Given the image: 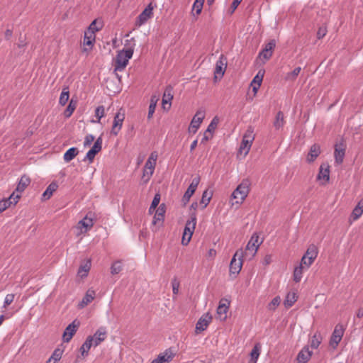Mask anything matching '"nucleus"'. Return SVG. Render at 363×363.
Returning <instances> with one entry per match:
<instances>
[{"label":"nucleus","instance_id":"obj_23","mask_svg":"<svg viewBox=\"0 0 363 363\" xmlns=\"http://www.w3.org/2000/svg\"><path fill=\"white\" fill-rule=\"evenodd\" d=\"M320 154V147L318 144H313L308 153V155L306 157V161L308 163H311L315 160V159L319 156Z\"/></svg>","mask_w":363,"mask_h":363},{"label":"nucleus","instance_id":"obj_62","mask_svg":"<svg viewBox=\"0 0 363 363\" xmlns=\"http://www.w3.org/2000/svg\"><path fill=\"white\" fill-rule=\"evenodd\" d=\"M242 0H234L231 4V8L233 11H234L238 6V5L241 3Z\"/></svg>","mask_w":363,"mask_h":363},{"label":"nucleus","instance_id":"obj_6","mask_svg":"<svg viewBox=\"0 0 363 363\" xmlns=\"http://www.w3.org/2000/svg\"><path fill=\"white\" fill-rule=\"evenodd\" d=\"M262 242H259V236L254 234L249 242H247L244 252V257L245 259H251L255 254Z\"/></svg>","mask_w":363,"mask_h":363},{"label":"nucleus","instance_id":"obj_5","mask_svg":"<svg viewBox=\"0 0 363 363\" xmlns=\"http://www.w3.org/2000/svg\"><path fill=\"white\" fill-rule=\"evenodd\" d=\"M158 158V153L156 151H153L150 153L147 160L145 162L144 169H143V177L145 179V181H148L150 177L152 176L156 162Z\"/></svg>","mask_w":363,"mask_h":363},{"label":"nucleus","instance_id":"obj_22","mask_svg":"<svg viewBox=\"0 0 363 363\" xmlns=\"http://www.w3.org/2000/svg\"><path fill=\"white\" fill-rule=\"evenodd\" d=\"M312 351L308 346L304 347L297 355L298 363H307L312 356Z\"/></svg>","mask_w":363,"mask_h":363},{"label":"nucleus","instance_id":"obj_56","mask_svg":"<svg viewBox=\"0 0 363 363\" xmlns=\"http://www.w3.org/2000/svg\"><path fill=\"white\" fill-rule=\"evenodd\" d=\"M94 140V136L91 134L86 135L84 141V147L89 146Z\"/></svg>","mask_w":363,"mask_h":363},{"label":"nucleus","instance_id":"obj_51","mask_svg":"<svg viewBox=\"0 0 363 363\" xmlns=\"http://www.w3.org/2000/svg\"><path fill=\"white\" fill-rule=\"evenodd\" d=\"M122 270V264L120 261H116L113 263L111 267V273L112 274H117Z\"/></svg>","mask_w":363,"mask_h":363},{"label":"nucleus","instance_id":"obj_12","mask_svg":"<svg viewBox=\"0 0 363 363\" xmlns=\"http://www.w3.org/2000/svg\"><path fill=\"white\" fill-rule=\"evenodd\" d=\"M152 11L153 6H152V4H150L137 18L135 22L136 26L140 27L145 24L148 21V19L152 16Z\"/></svg>","mask_w":363,"mask_h":363},{"label":"nucleus","instance_id":"obj_26","mask_svg":"<svg viewBox=\"0 0 363 363\" xmlns=\"http://www.w3.org/2000/svg\"><path fill=\"white\" fill-rule=\"evenodd\" d=\"M95 298V291L91 289H89L82 300L79 302L78 307L83 308L89 303H90Z\"/></svg>","mask_w":363,"mask_h":363},{"label":"nucleus","instance_id":"obj_19","mask_svg":"<svg viewBox=\"0 0 363 363\" xmlns=\"http://www.w3.org/2000/svg\"><path fill=\"white\" fill-rule=\"evenodd\" d=\"M212 320V316L208 313L203 314L197 321L196 325V332L200 333L205 330Z\"/></svg>","mask_w":363,"mask_h":363},{"label":"nucleus","instance_id":"obj_8","mask_svg":"<svg viewBox=\"0 0 363 363\" xmlns=\"http://www.w3.org/2000/svg\"><path fill=\"white\" fill-rule=\"evenodd\" d=\"M318 255V249L315 245H310L305 255L301 259V264H304L306 268L308 269Z\"/></svg>","mask_w":363,"mask_h":363},{"label":"nucleus","instance_id":"obj_47","mask_svg":"<svg viewBox=\"0 0 363 363\" xmlns=\"http://www.w3.org/2000/svg\"><path fill=\"white\" fill-rule=\"evenodd\" d=\"M203 4L199 3L198 1H195L191 10V13L194 16H198L201 13L203 9Z\"/></svg>","mask_w":363,"mask_h":363},{"label":"nucleus","instance_id":"obj_11","mask_svg":"<svg viewBox=\"0 0 363 363\" xmlns=\"http://www.w3.org/2000/svg\"><path fill=\"white\" fill-rule=\"evenodd\" d=\"M102 137H99L94 143L92 147L87 152L85 157L83 161H89V163H91L96 156V155L99 152L102 148Z\"/></svg>","mask_w":363,"mask_h":363},{"label":"nucleus","instance_id":"obj_40","mask_svg":"<svg viewBox=\"0 0 363 363\" xmlns=\"http://www.w3.org/2000/svg\"><path fill=\"white\" fill-rule=\"evenodd\" d=\"M91 268V261L87 260L84 264H82L78 269V274L81 277H85Z\"/></svg>","mask_w":363,"mask_h":363},{"label":"nucleus","instance_id":"obj_45","mask_svg":"<svg viewBox=\"0 0 363 363\" xmlns=\"http://www.w3.org/2000/svg\"><path fill=\"white\" fill-rule=\"evenodd\" d=\"M76 105L77 103L74 102L73 99H72L64 112V116L65 118H69L72 116L76 108Z\"/></svg>","mask_w":363,"mask_h":363},{"label":"nucleus","instance_id":"obj_37","mask_svg":"<svg viewBox=\"0 0 363 363\" xmlns=\"http://www.w3.org/2000/svg\"><path fill=\"white\" fill-rule=\"evenodd\" d=\"M58 186L56 183L52 182L45 189L43 194V199H48L52 195L53 192L56 191Z\"/></svg>","mask_w":363,"mask_h":363},{"label":"nucleus","instance_id":"obj_33","mask_svg":"<svg viewBox=\"0 0 363 363\" xmlns=\"http://www.w3.org/2000/svg\"><path fill=\"white\" fill-rule=\"evenodd\" d=\"M164 213L165 209L164 205L160 206L153 217L152 223L156 225L158 222L162 221L164 220Z\"/></svg>","mask_w":363,"mask_h":363},{"label":"nucleus","instance_id":"obj_13","mask_svg":"<svg viewBox=\"0 0 363 363\" xmlns=\"http://www.w3.org/2000/svg\"><path fill=\"white\" fill-rule=\"evenodd\" d=\"M199 182H200L199 177H196L192 179L191 183L189 186L188 189H186V191H185V193L182 197V202L184 204H186L189 201L191 196L196 191V188L199 184Z\"/></svg>","mask_w":363,"mask_h":363},{"label":"nucleus","instance_id":"obj_43","mask_svg":"<svg viewBox=\"0 0 363 363\" xmlns=\"http://www.w3.org/2000/svg\"><path fill=\"white\" fill-rule=\"evenodd\" d=\"M219 121L220 119L218 116L213 117L210 124L207 127L206 132L209 133L210 134H213L215 130L216 129L217 125L219 123Z\"/></svg>","mask_w":363,"mask_h":363},{"label":"nucleus","instance_id":"obj_48","mask_svg":"<svg viewBox=\"0 0 363 363\" xmlns=\"http://www.w3.org/2000/svg\"><path fill=\"white\" fill-rule=\"evenodd\" d=\"M95 41V35L91 34L86 31L84 33V45H93L94 42Z\"/></svg>","mask_w":363,"mask_h":363},{"label":"nucleus","instance_id":"obj_28","mask_svg":"<svg viewBox=\"0 0 363 363\" xmlns=\"http://www.w3.org/2000/svg\"><path fill=\"white\" fill-rule=\"evenodd\" d=\"M94 346L92 343V337H86L85 342L80 347V352L82 357H86L89 354V350Z\"/></svg>","mask_w":363,"mask_h":363},{"label":"nucleus","instance_id":"obj_53","mask_svg":"<svg viewBox=\"0 0 363 363\" xmlns=\"http://www.w3.org/2000/svg\"><path fill=\"white\" fill-rule=\"evenodd\" d=\"M102 28V26H98L96 25V20H94L91 22V23L89 25L87 32L91 34H94L95 33L100 30Z\"/></svg>","mask_w":363,"mask_h":363},{"label":"nucleus","instance_id":"obj_21","mask_svg":"<svg viewBox=\"0 0 363 363\" xmlns=\"http://www.w3.org/2000/svg\"><path fill=\"white\" fill-rule=\"evenodd\" d=\"M345 154V145L342 143L337 144L335 147V163L340 165L342 163Z\"/></svg>","mask_w":363,"mask_h":363},{"label":"nucleus","instance_id":"obj_39","mask_svg":"<svg viewBox=\"0 0 363 363\" xmlns=\"http://www.w3.org/2000/svg\"><path fill=\"white\" fill-rule=\"evenodd\" d=\"M212 197V192L206 190L203 192L200 204L202 205L201 208L204 209L209 203Z\"/></svg>","mask_w":363,"mask_h":363},{"label":"nucleus","instance_id":"obj_18","mask_svg":"<svg viewBox=\"0 0 363 363\" xmlns=\"http://www.w3.org/2000/svg\"><path fill=\"white\" fill-rule=\"evenodd\" d=\"M107 336V331L106 328H99L92 336H88L87 337H92V343L94 347L99 345L103 341L105 340Z\"/></svg>","mask_w":363,"mask_h":363},{"label":"nucleus","instance_id":"obj_49","mask_svg":"<svg viewBox=\"0 0 363 363\" xmlns=\"http://www.w3.org/2000/svg\"><path fill=\"white\" fill-rule=\"evenodd\" d=\"M264 74V71L259 70L257 72V74H256V76L254 77V79H252L251 85L258 84V86H260L262 79H263Z\"/></svg>","mask_w":363,"mask_h":363},{"label":"nucleus","instance_id":"obj_1","mask_svg":"<svg viewBox=\"0 0 363 363\" xmlns=\"http://www.w3.org/2000/svg\"><path fill=\"white\" fill-rule=\"evenodd\" d=\"M250 182L243 179L232 193L231 197L236 199L237 203H242L247 196L250 191Z\"/></svg>","mask_w":363,"mask_h":363},{"label":"nucleus","instance_id":"obj_10","mask_svg":"<svg viewBox=\"0 0 363 363\" xmlns=\"http://www.w3.org/2000/svg\"><path fill=\"white\" fill-rule=\"evenodd\" d=\"M204 118L205 111L201 109L198 110L191 121L190 125L189 127V131L194 134L196 133Z\"/></svg>","mask_w":363,"mask_h":363},{"label":"nucleus","instance_id":"obj_55","mask_svg":"<svg viewBox=\"0 0 363 363\" xmlns=\"http://www.w3.org/2000/svg\"><path fill=\"white\" fill-rule=\"evenodd\" d=\"M14 299V294H9L6 296L4 301V307L6 308L9 305H10Z\"/></svg>","mask_w":363,"mask_h":363},{"label":"nucleus","instance_id":"obj_2","mask_svg":"<svg viewBox=\"0 0 363 363\" xmlns=\"http://www.w3.org/2000/svg\"><path fill=\"white\" fill-rule=\"evenodd\" d=\"M244 252L242 249L238 250L230 263V274L235 277L240 272L243 264Z\"/></svg>","mask_w":363,"mask_h":363},{"label":"nucleus","instance_id":"obj_16","mask_svg":"<svg viewBox=\"0 0 363 363\" xmlns=\"http://www.w3.org/2000/svg\"><path fill=\"white\" fill-rule=\"evenodd\" d=\"M124 119V113H121L120 111L116 113V114L114 116L113 125L111 131L112 135H117L118 134L119 131L122 128Z\"/></svg>","mask_w":363,"mask_h":363},{"label":"nucleus","instance_id":"obj_61","mask_svg":"<svg viewBox=\"0 0 363 363\" xmlns=\"http://www.w3.org/2000/svg\"><path fill=\"white\" fill-rule=\"evenodd\" d=\"M213 136V134H210L209 133H207L206 131L204 133L203 137L201 140V143H204L206 141H208L210 140Z\"/></svg>","mask_w":363,"mask_h":363},{"label":"nucleus","instance_id":"obj_42","mask_svg":"<svg viewBox=\"0 0 363 363\" xmlns=\"http://www.w3.org/2000/svg\"><path fill=\"white\" fill-rule=\"evenodd\" d=\"M105 115V108L104 106H99L95 109V116L96 117V120H92L91 123H100L101 119Z\"/></svg>","mask_w":363,"mask_h":363},{"label":"nucleus","instance_id":"obj_3","mask_svg":"<svg viewBox=\"0 0 363 363\" xmlns=\"http://www.w3.org/2000/svg\"><path fill=\"white\" fill-rule=\"evenodd\" d=\"M196 225V215L195 213H192L190 216V219H189L185 225V228L184 229L182 243L183 245H187L190 242L192 235L194 233L195 227Z\"/></svg>","mask_w":363,"mask_h":363},{"label":"nucleus","instance_id":"obj_32","mask_svg":"<svg viewBox=\"0 0 363 363\" xmlns=\"http://www.w3.org/2000/svg\"><path fill=\"white\" fill-rule=\"evenodd\" d=\"M285 124L284 116L283 112L279 111L275 117L273 125L276 130H279L284 127Z\"/></svg>","mask_w":363,"mask_h":363},{"label":"nucleus","instance_id":"obj_25","mask_svg":"<svg viewBox=\"0 0 363 363\" xmlns=\"http://www.w3.org/2000/svg\"><path fill=\"white\" fill-rule=\"evenodd\" d=\"M318 180H324L325 183L328 182L330 179V169L329 165L323 164L320 167V170L317 176Z\"/></svg>","mask_w":363,"mask_h":363},{"label":"nucleus","instance_id":"obj_27","mask_svg":"<svg viewBox=\"0 0 363 363\" xmlns=\"http://www.w3.org/2000/svg\"><path fill=\"white\" fill-rule=\"evenodd\" d=\"M174 357V354L170 349L166 350L164 352L160 353L157 359L160 363H166L170 362Z\"/></svg>","mask_w":363,"mask_h":363},{"label":"nucleus","instance_id":"obj_59","mask_svg":"<svg viewBox=\"0 0 363 363\" xmlns=\"http://www.w3.org/2000/svg\"><path fill=\"white\" fill-rule=\"evenodd\" d=\"M326 35V28L324 27H320L317 32L318 38H323Z\"/></svg>","mask_w":363,"mask_h":363},{"label":"nucleus","instance_id":"obj_24","mask_svg":"<svg viewBox=\"0 0 363 363\" xmlns=\"http://www.w3.org/2000/svg\"><path fill=\"white\" fill-rule=\"evenodd\" d=\"M225 68L226 59L224 58L223 55H221L216 64V68L214 72L216 77L218 75L220 77H222L225 73Z\"/></svg>","mask_w":363,"mask_h":363},{"label":"nucleus","instance_id":"obj_7","mask_svg":"<svg viewBox=\"0 0 363 363\" xmlns=\"http://www.w3.org/2000/svg\"><path fill=\"white\" fill-rule=\"evenodd\" d=\"M255 136L253 135V131L247 130L242 137L239 148V152L240 154H243L244 156H246L251 148Z\"/></svg>","mask_w":363,"mask_h":363},{"label":"nucleus","instance_id":"obj_31","mask_svg":"<svg viewBox=\"0 0 363 363\" xmlns=\"http://www.w3.org/2000/svg\"><path fill=\"white\" fill-rule=\"evenodd\" d=\"M79 153L77 147H72L69 148L64 154L63 159L65 162H69L72 160Z\"/></svg>","mask_w":363,"mask_h":363},{"label":"nucleus","instance_id":"obj_44","mask_svg":"<svg viewBox=\"0 0 363 363\" xmlns=\"http://www.w3.org/2000/svg\"><path fill=\"white\" fill-rule=\"evenodd\" d=\"M301 68L300 67H296L292 72H288L285 76V79L286 81H294L298 74L300 73Z\"/></svg>","mask_w":363,"mask_h":363},{"label":"nucleus","instance_id":"obj_60","mask_svg":"<svg viewBox=\"0 0 363 363\" xmlns=\"http://www.w3.org/2000/svg\"><path fill=\"white\" fill-rule=\"evenodd\" d=\"M50 358H52V360L56 363L60 359L61 354L60 352H57V351L55 350Z\"/></svg>","mask_w":363,"mask_h":363},{"label":"nucleus","instance_id":"obj_29","mask_svg":"<svg viewBox=\"0 0 363 363\" xmlns=\"http://www.w3.org/2000/svg\"><path fill=\"white\" fill-rule=\"evenodd\" d=\"M30 179L28 176H22L17 184L16 191L18 193L23 192L26 186L30 184Z\"/></svg>","mask_w":363,"mask_h":363},{"label":"nucleus","instance_id":"obj_54","mask_svg":"<svg viewBox=\"0 0 363 363\" xmlns=\"http://www.w3.org/2000/svg\"><path fill=\"white\" fill-rule=\"evenodd\" d=\"M160 200V194H156L152 201V203L150 207V212H152V211L155 210L156 207L158 206Z\"/></svg>","mask_w":363,"mask_h":363},{"label":"nucleus","instance_id":"obj_46","mask_svg":"<svg viewBox=\"0 0 363 363\" xmlns=\"http://www.w3.org/2000/svg\"><path fill=\"white\" fill-rule=\"evenodd\" d=\"M69 91L67 90V88L63 89V90L62 91V92L60 94V99H59L60 104H61L62 106H65L67 103V101L69 100Z\"/></svg>","mask_w":363,"mask_h":363},{"label":"nucleus","instance_id":"obj_20","mask_svg":"<svg viewBox=\"0 0 363 363\" xmlns=\"http://www.w3.org/2000/svg\"><path fill=\"white\" fill-rule=\"evenodd\" d=\"M78 326L79 323H76V320H74L72 323L67 326L63 333V341L65 342H69L72 336L76 333Z\"/></svg>","mask_w":363,"mask_h":363},{"label":"nucleus","instance_id":"obj_4","mask_svg":"<svg viewBox=\"0 0 363 363\" xmlns=\"http://www.w3.org/2000/svg\"><path fill=\"white\" fill-rule=\"evenodd\" d=\"M133 55V50L132 49L123 50L116 55V65L114 71H122L127 66L129 60Z\"/></svg>","mask_w":363,"mask_h":363},{"label":"nucleus","instance_id":"obj_64","mask_svg":"<svg viewBox=\"0 0 363 363\" xmlns=\"http://www.w3.org/2000/svg\"><path fill=\"white\" fill-rule=\"evenodd\" d=\"M355 207H357V208L359 210H362V211L363 212V198L359 201Z\"/></svg>","mask_w":363,"mask_h":363},{"label":"nucleus","instance_id":"obj_41","mask_svg":"<svg viewBox=\"0 0 363 363\" xmlns=\"http://www.w3.org/2000/svg\"><path fill=\"white\" fill-rule=\"evenodd\" d=\"M306 268L304 264H301V262L298 266L295 267L294 271V280L296 282H299L303 277V270Z\"/></svg>","mask_w":363,"mask_h":363},{"label":"nucleus","instance_id":"obj_14","mask_svg":"<svg viewBox=\"0 0 363 363\" xmlns=\"http://www.w3.org/2000/svg\"><path fill=\"white\" fill-rule=\"evenodd\" d=\"M94 225V221L89 213L87 214L83 219L79 220L77 225V228L79 233L82 234L89 230Z\"/></svg>","mask_w":363,"mask_h":363},{"label":"nucleus","instance_id":"obj_15","mask_svg":"<svg viewBox=\"0 0 363 363\" xmlns=\"http://www.w3.org/2000/svg\"><path fill=\"white\" fill-rule=\"evenodd\" d=\"M230 301L227 298H221L217 308V315L220 320L227 318V313L230 307Z\"/></svg>","mask_w":363,"mask_h":363},{"label":"nucleus","instance_id":"obj_63","mask_svg":"<svg viewBox=\"0 0 363 363\" xmlns=\"http://www.w3.org/2000/svg\"><path fill=\"white\" fill-rule=\"evenodd\" d=\"M172 291L174 294H177L179 291V284L175 281L172 283Z\"/></svg>","mask_w":363,"mask_h":363},{"label":"nucleus","instance_id":"obj_9","mask_svg":"<svg viewBox=\"0 0 363 363\" xmlns=\"http://www.w3.org/2000/svg\"><path fill=\"white\" fill-rule=\"evenodd\" d=\"M345 328L341 324H337L330 339V345L335 349L341 341L344 335Z\"/></svg>","mask_w":363,"mask_h":363},{"label":"nucleus","instance_id":"obj_17","mask_svg":"<svg viewBox=\"0 0 363 363\" xmlns=\"http://www.w3.org/2000/svg\"><path fill=\"white\" fill-rule=\"evenodd\" d=\"M21 195L19 194H15L13 192L10 196L7 199H4L0 201V213L5 211L7 208L10 207L11 205H16L18 199H20Z\"/></svg>","mask_w":363,"mask_h":363},{"label":"nucleus","instance_id":"obj_38","mask_svg":"<svg viewBox=\"0 0 363 363\" xmlns=\"http://www.w3.org/2000/svg\"><path fill=\"white\" fill-rule=\"evenodd\" d=\"M323 337L319 332H316L311 337V347L313 349H317L322 342Z\"/></svg>","mask_w":363,"mask_h":363},{"label":"nucleus","instance_id":"obj_30","mask_svg":"<svg viewBox=\"0 0 363 363\" xmlns=\"http://www.w3.org/2000/svg\"><path fill=\"white\" fill-rule=\"evenodd\" d=\"M159 100V96L156 94H153L152 95L151 98H150V106H149V108H148V114H147V118L148 119H150L155 111V108H156V106H157V103Z\"/></svg>","mask_w":363,"mask_h":363},{"label":"nucleus","instance_id":"obj_58","mask_svg":"<svg viewBox=\"0 0 363 363\" xmlns=\"http://www.w3.org/2000/svg\"><path fill=\"white\" fill-rule=\"evenodd\" d=\"M272 55V52H269L263 49V50L259 53V56L262 57L265 60H269Z\"/></svg>","mask_w":363,"mask_h":363},{"label":"nucleus","instance_id":"obj_52","mask_svg":"<svg viewBox=\"0 0 363 363\" xmlns=\"http://www.w3.org/2000/svg\"><path fill=\"white\" fill-rule=\"evenodd\" d=\"M281 298L279 296L274 297L272 301L268 304V309L270 311H274L277 307L280 304Z\"/></svg>","mask_w":363,"mask_h":363},{"label":"nucleus","instance_id":"obj_36","mask_svg":"<svg viewBox=\"0 0 363 363\" xmlns=\"http://www.w3.org/2000/svg\"><path fill=\"white\" fill-rule=\"evenodd\" d=\"M172 87L171 86H168L166 87L163 97H162V104L164 105L166 104H171V101L173 99L172 95Z\"/></svg>","mask_w":363,"mask_h":363},{"label":"nucleus","instance_id":"obj_57","mask_svg":"<svg viewBox=\"0 0 363 363\" xmlns=\"http://www.w3.org/2000/svg\"><path fill=\"white\" fill-rule=\"evenodd\" d=\"M275 41L271 40L270 42L265 45L264 50H267L269 52H272V50L275 48Z\"/></svg>","mask_w":363,"mask_h":363},{"label":"nucleus","instance_id":"obj_35","mask_svg":"<svg viewBox=\"0 0 363 363\" xmlns=\"http://www.w3.org/2000/svg\"><path fill=\"white\" fill-rule=\"evenodd\" d=\"M297 300L296 294L294 292H289L287 294L284 300V304L286 308L291 307Z\"/></svg>","mask_w":363,"mask_h":363},{"label":"nucleus","instance_id":"obj_50","mask_svg":"<svg viewBox=\"0 0 363 363\" xmlns=\"http://www.w3.org/2000/svg\"><path fill=\"white\" fill-rule=\"evenodd\" d=\"M363 214V212L362 211V210H359L358 208H357V207H354L352 210V212L350 216V221L352 223L354 220H357V219H359L361 216Z\"/></svg>","mask_w":363,"mask_h":363},{"label":"nucleus","instance_id":"obj_34","mask_svg":"<svg viewBox=\"0 0 363 363\" xmlns=\"http://www.w3.org/2000/svg\"><path fill=\"white\" fill-rule=\"evenodd\" d=\"M261 346L259 343L255 345L250 352V363H257L260 354Z\"/></svg>","mask_w":363,"mask_h":363}]
</instances>
